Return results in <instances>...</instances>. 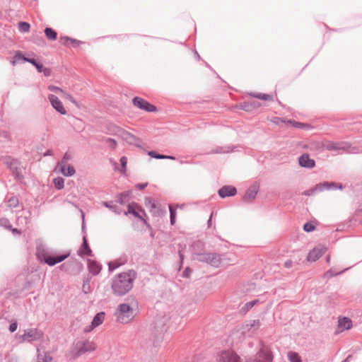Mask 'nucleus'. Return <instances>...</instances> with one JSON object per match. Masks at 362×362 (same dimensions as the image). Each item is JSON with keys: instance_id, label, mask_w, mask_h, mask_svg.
<instances>
[{"instance_id": "864d4df0", "label": "nucleus", "mask_w": 362, "mask_h": 362, "mask_svg": "<svg viewBox=\"0 0 362 362\" xmlns=\"http://www.w3.org/2000/svg\"><path fill=\"white\" fill-rule=\"evenodd\" d=\"M68 162L67 161H64V160H63L62 158V160L60 161H59L57 163V167L59 168V170H62V168H64L65 167H66L68 165Z\"/></svg>"}, {"instance_id": "c85d7f7f", "label": "nucleus", "mask_w": 362, "mask_h": 362, "mask_svg": "<svg viewBox=\"0 0 362 362\" xmlns=\"http://www.w3.org/2000/svg\"><path fill=\"white\" fill-rule=\"evenodd\" d=\"M287 122L291 124L293 127L296 129H305V130H311L313 129V127L308 123H303L300 122L295 121L293 119H288Z\"/></svg>"}, {"instance_id": "3c124183", "label": "nucleus", "mask_w": 362, "mask_h": 362, "mask_svg": "<svg viewBox=\"0 0 362 362\" xmlns=\"http://www.w3.org/2000/svg\"><path fill=\"white\" fill-rule=\"evenodd\" d=\"M105 142L109 144V146L111 148H115L117 146V142L114 139L112 138H107L105 139Z\"/></svg>"}, {"instance_id": "6e6552de", "label": "nucleus", "mask_w": 362, "mask_h": 362, "mask_svg": "<svg viewBox=\"0 0 362 362\" xmlns=\"http://www.w3.org/2000/svg\"><path fill=\"white\" fill-rule=\"evenodd\" d=\"M43 337V332L37 328H30L25 330L23 334L19 336L21 341L31 343L40 340Z\"/></svg>"}, {"instance_id": "4d7b16f0", "label": "nucleus", "mask_w": 362, "mask_h": 362, "mask_svg": "<svg viewBox=\"0 0 362 362\" xmlns=\"http://www.w3.org/2000/svg\"><path fill=\"white\" fill-rule=\"evenodd\" d=\"M41 359L43 362H51L52 357L49 354H46L44 356H41Z\"/></svg>"}, {"instance_id": "58836bf2", "label": "nucleus", "mask_w": 362, "mask_h": 362, "mask_svg": "<svg viewBox=\"0 0 362 362\" xmlns=\"http://www.w3.org/2000/svg\"><path fill=\"white\" fill-rule=\"evenodd\" d=\"M18 29L21 33H28L30 29V25L25 21L18 23Z\"/></svg>"}, {"instance_id": "2f4dec72", "label": "nucleus", "mask_w": 362, "mask_h": 362, "mask_svg": "<svg viewBox=\"0 0 362 362\" xmlns=\"http://www.w3.org/2000/svg\"><path fill=\"white\" fill-rule=\"evenodd\" d=\"M148 155L156 159H170V160H175V157L173 156H168L164 154L158 153V152L155 151H151L148 152Z\"/></svg>"}, {"instance_id": "473e14b6", "label": "nucleus", "mask_w": 362, "mask_h": 362, "mask_svg": "<svg viewBox=\"0 0 362 362\" xmlns=\"http://www.w3.org/2000/svg\"><path fill=\"white\" fill-rule=\"evenodd\" d=\"M130 194H131L130 191L122 192L117 196V201L121 205H124L130 199Z\"/></svg>"}, {"instance_id": "5701e85b", "label": "nucleus", "mask_w": 362, "mask_h": 362, "mask_svg": "<svg viewBox=\"0 0 362 362\" xmlns=\"http://www.w3.org/2000/svg\"><path fill=\"white\" fill-rule=\"evenodd\" d=\"M28 62L33 64L36 68L38 73H43V74L47 77L51 75L50 69L45 67L43 64L39 62L36 59L29 58Z\"/></svg>"}, {"instance_id": "052dcab7", "label": "nucleus", "mask_w": 362, "mask_h": 362, "mask_svg": "<svg viewBox=\"0 0 362 362\" xmlns=\"http://www.w3.org/2000/svg\"><path fill=\"white\" fill-rule=\"evenodd\" d=\"M32 285V282L30 281H26L24 284H23V286L22 287V288L21 290L24 291L25 289H28Z\"/></svg>"}, {"instance_id": "6ab92c4d", "label": "nucleus", "mask_w": 362, "mask_h": 362, "mask_svg": "<svg viewBox=\"0 0 362 362\" xmlns=\"http://www.w3.org/2000/svg\"><path fill=\"white\" fill-rule=\"evenodd\" d=\"M218 194L222 199L233 197L237 194V189L232 185H224L218 189Z\"/></svg>"}, {"instance_id": "0eeeda50", "label": "nucleus", "mask_w": 362, "mask_h": 362, "mask_svg": "<svg viewBox=\"0 0 362 362\" xmlns=\"http://www.w3.org/2000/svg\"><path fill=\"white\" fill-rule=\"evenodd\" d=\"M4 163L15 178L21 179L23 177L22 167L21 166V162L18 159L7 156L4 159Z\"/></svg>"}, {"instance_id": "393cba45", "label": "nucleus", "mask_w": 362, "mask_h": 362, "mask_svg": "<svg viewBox=\"0 0 362 362\" xmlns=\"http://www.w3.org/2000/svg\"><path fill=\"white\" fill-rule=\"evenodd\" d=\"M88 268L90 273H91L93 276H96L100 272L102 269V265L95 260L88 259Z\"/></svg>"}, {"instance_id": "ddd939ff", "label": "nucleus", "mask_w": 362, "mask_h": 362, "mask_svg": "<svg viewBox=\"0 0 362 362\" xmlns=\"http://www.w3.org/2000/svg\"><path fill=\"white\" fill-rule=\"evenodd\" d=\"M259 189V184L258 182L253 183L249 188L246 190L243 199L245 202H252L254 199H255L257 193Z\"/></svg>"}, {"instance_id": "680f3d73", "label": "nucleus", "mask_w": 362, "mask_h": 362, "mask_svg": "<svg viewBox=\"0 0 362 362\" xmlns=\"http://www.w3.org/2000/svg\"><path fill=\"white\" fill-rule=\"evenodd\" d=\"M212 152L214 153H226V151H223V147H218V148L214 149Z\"/></svg>"}, {"instance_id": "c756f323", "label": "nucleus", "mask_w": 362, "mask_h": 362, "mask_svg": "<svg viewBox=\"0 0 362 362\" xmlns=\"http://www.w3.org/2000/svg\"><path fill=\"white\" fill-rule=\"evenodd\" d=\"M249 95L255 98L263 100L265 101H272L274 99L273 95L262 93H250Z\"/></svg>"}, {"instance_id": "20e7f679", "label": "nucleus", "mask_w": 362, "mask_h": 362, "mask_svg": "<svg viewBox=\"0 0 362 362\" xmlns=\"http://www.w3.org/2000/svg\"><path fill=\"white\" fill-rule=\"evenodd\" d=\"M115 315L119 322L127 324L134 317L135 313L134 309L129 304L121 303L119 305Z\"/></svg>"}, {"instance_id": "1a4fd4ad", "label": "nucleus", "mask_w": 362, "mask_h": 362, "mask_svg": "<svg viewBox=\"0 0 362 362\" xmlns=\"http://www.w3.org/2000/svg\"><path fill=\"white\" fill-rule=\"evenodd\" d=\"M132 103L135 107L148 112H154L157 110V107L154 105L138 96L133 98Z\"/></svg>"}, {"instance_id": "13d9d810", "label": "nucleus", "mask_w": 362, "mask_h": 362, "mask_svg": "<svg viewBox=\"0 0 362 362\" xmlns=\"http://www.w3.org/2000/svg\"><path fill=\"white\" fill-rule=\"evenodd\" d=\"M148 185V183L147 182H145V183H137L136 185H135V187L136 189H144Z\"/></svg>"}, {"instance_id": "0e129e2a", "label": "nucleus", "mask_w": 362, "mask_h": 362, "mask_svg": "<svg viewBox=\"0 0 362 362\" xmlns=\"http://www.w3.org/2000/svg\"><path fill=\"white\" fill-rule=\"evenodd\" d=\"M293 266V262L291 259H288L284 263V267L287 269L291 268Z\"/></svg>"}, {"instance_id": "39448f33", "label": "nucleus", "mask_w": 362, "mask_h": 362, "mask_svg": "<svg viewBox=\"0 0 362 362\" xmlns=\"http://www.w3.org/2000/svg\"><path fill=\"white\" fill-rule=\"evenodd\" d=\"M94 349V344L88 340L76 341L74 343L73 352L74 353V358H78L87 352L93 351Z\"/></svg>"}, {"instance_id": "bf43d9fd", "label": "nucleus", "mask_w": 362, "mask_h": 362, "mask_svg": "<svg viewBox=\"0 0 362 362\" xmlns=\"http://www.w3.org/2000/svg\"><path fill=\"white\" fill-rule=\"evenodd\" d=\"M108 266H109V270L112 272V271H114L115 269H116L119 265L115 264V262H110L108 264Z\"/></svg>"}, {"instance_id": "423d86ee", "label": "nucleus", "mask_w": 362, "mask_h": 362, "mask_svg": "<svg viewBox=\"0 0 362 362\" xmlns=\"http://www.w3.org/2000/svg\"><path fill=\"white\" fill-rule=\"evenodd\" d=\"M274 356L271 349L263 342H261L260 349L251 362H272Z\"/></svg>"}, {"instance_id": "49530a36", "label": "nucleus", "mask_w": 362, "mask_h": 362, "mask_svg": "<svg viewBox=\"0 0 362 362\" xmlns=\"http://www.w3.org/2000/svg\"><path fill=\"white\" fill-rule=\"evenodd\" d=\"M18 205V199L16 196H12L8 199V206L11 208H16Z\"/></svg>"}, {"instance_id": "9d476101", "label": "nucleus", "mask_w": 362, "mask_h": 362, "mask_svg": "<svg viewBox=\"0 0 362 362\" xmlns=\"http://www.w3.org/2000/svg\"><path fill=\"white\" fill-rule=\"evenodd\" d=\"M324 147L327 151H349L351 144L346 141L333 142L327 141L324 144Z\"/></svg>"}, {"instance_id": "603ef678", "label": "nucleus", "mask_w": 362, "mask_h": 362, "mask_svg": "<svg viewBox=\"0 0 362 362\" xmlns=\"http://www.w3.org/2000/svg\"><path fill=\"white\" fill-rule=\"evenodd\" d=\"M192 272V269L189 267H187L184 271L182 272V276L185 278H189Z\"/></svg>"}, {"instance_id": "79ce46f5", "label": "nucleus", "mask_w": 362, "mask_h": 362, "mask_svg": "<svg viewBox=\"0 0 362 362\" xmlns=\"http://www.w3.org/2000/svg\"><path fill=\"white\" fill-rule=\"evenodd\" d=\"M78 42L76 39L71 38L68 36H61L59 38V42H61L64 46L68 45V42Z\"/></svg>"}, {"instance_id": "e433bc0d", "label": "nucleus", "mask_w": 362, "mask_h": 362, "mask_svg": "<svg viewBox=\"0 0 362 362\" xmlns=\"http://www.w3.org/2000/svg\"><path fill=\"white\" fill-rule=\"evenodd\" d=\"M53 183L55 188L61 190L64 187V180L62 177H57L53 179Z\"/></svg>"}, {"instance_id": "72a5a7b5", "label": "nucleus", "mask_w": 362, "mask_h": 362, "mask_svg": "<svg viewBox=\"0 0 362 362\" xmlns=\"http://www.w3.org/2000/svg\"><path fill=\"white\" fill-rule=\"evenodd\" d=\"M22 290L15 289L6 293L5 298L10 300H13L21 297Z\"/></svg>"}, {"instance_id": "c03bdc74", "label": "nucleus", "mask_w": 362, "mask_h": 362, "mask_svg": "<svg viewBox=\"0 0 362 362\" xmlns=\"http://www.w3.org/2000/svg\"><path fill=\"white\" fill-rule=\"evenodd\" d=\"M315 228H316L315 225L313 222H310V221H308V222L305 223L303 225V230L308 233L314 231Z\"/></svg>"}, {"instance_id": "f257e3e1", "label": "nucleus", "mask_w": 362, "mask_h": 362, "mask_svg": "<svg viewBox=\"0 0 362 362\" xmlns=\"http://www.w3.org/2000/svg\"><path fill=\"white\" fill-rule=\"evenodd\" d=\"M71 255L69 251L62 254H54L40 241L37 242L35 255L39 262L53 267L67 259Z\"/></svg>"}, {"instance_id": "c9c22d12", "label": "nucleus", "mask_w": 362, "mask_h": 362, "mask_svg": "<svg viewBox=\"0 0 362 362\" xmlns=\"http://www.w3.org/2000/svg\"><path fill=\"white\" fill-rule=\"evenodd\" d=\"M45 34L49 40H55L57 38V33L52 28L47 27L45 29Z\"/></svg>"}, {"instance_id": "dca6fc26", "label": "nucleus", "mask_w": 362, "mask_h": 362, "mask_svg": "<svg viewBox=\"0 0 362 362\" xmlns=\"http://www.w3.org/2000/svg\"><path fill=\"white\" fill-rule=\"evenodd\" d=\"M48 100L50 102L52 107L61 115H66V110H65L62 101L54 95L49 94Z\"/></svg>"}, {"instance_id": "de8ad7c7", "label": "nucleus", "mask_w": 362, "mask_h": 362, "mask_svg": "<svg viewBox=\"0 0 362 362\" xmlns=\"http://www.w3.org/2000/svg\"><path fill=\"white\" fill-rule=\"evenodd\" d=\"M121 168L119 170L121 173H124L127 170V158L126 156H122L119 160Z\"/></svg>"}, {"instance_id": "cd10ccee", "label": "nucleus", "mask_w": 362, "mask_h": 362, "mask_svg": "<svg viewBox=\"0 0 362 362\" xmlns=\"http://www.w3.org/2000/svg\"><path fill=\"white\" fill-rule=\"evenodd\" d=\"M338 327L341 330H348L352 327V321L347 317H339L338 320Z\"/></svg>"}, {"instance_id": "4be33fe9", "label": "nucleus", "mask_w": 362, "mask_h": 362, "mask_svg": "<svg viewBox=\"0 0 362 362\" xmlns=\"http://www.w3.org/2000/svg\"><path fill=\"white\" fill-rule=\"evenodd\" d=\"M261 106V104L258 101H243L240 103L238 105L239 109L243 110L246 112H252L255 109L259 108Z\"/></svg>"}, {"instance_id": "f03ea898", "label": "nucleus", "mask_w": 362, "mask_h": 362, "mask_svg": "<svg viewBox=\"0 0 362 362\" xmlns=\"http://www.w3.org/2000/svg\"><path fill=\"white\" fill-rule=\"evenodd\" d=\"M136 278V273L134 270H129L117 274L112 283L113 293L118 296L127 294L133 287V283Z\"/></svg>"}, {"instance_id": "37998d69", "label": "nucleus", "mask_w": 362, "mask_h": 362, "mask_svg": "<svg viewBox=\"0 0 362 362\" xmlns=\"http://www.w3.org/2000/svg\"><path fill=\"white\" fill-rule=\"evenodd\" d=\"M14 58L17 62L22 61L28 62L30 57H25L21 51H16Z\"/></svg>"}, {"instance_id": "a19ab883", "label": "nucleus", "mask_w": 362, "mask_h": 362, "mask_svg": "<svg viewBox=\"0 0 362 362\" xmlns=\"http://www.w3.org/2000/svg\"><path fill=\"white\" fill-rule=\"evenodd\" d=\"M170 211V222L172 226L175 223L176 221V209H174L171 205H169Z\"/></svg>"}, {"instance_id": "5fc2aeb1", "label": "nucleus", "mask_w": 362, "mask_h": 362, "mask_svg": "<svg viewBox=\"0 0 362 362\" xmlns=\"http://www.w3.org/2000/svg\"><path fill=\"white\" fill-rule=\"evenodd\" d=\"M102 205L110 210H112L113 209V206H115V204H113V202L112 201L110 202H102Z\"/></svg>"}, {"instance_id": "a211bd4d", "label": "nucleus", "mask_w": 362, "mask_h": 362, "mask_svg": "<svg viewBox=\"0 0 362 362\" xmlns=\"http://www.w3.org/2000/svg\"><path fill=\"white\" fill-rule=\"evenodd\" d=\"M326 248L322 246H318L310 250L307 256L308 262H315L325 252Z\"/></svg>"}, {"instance_id": "9b49d317", "label": "nucleus", "mask_w": 362, "mask_h": 362, "mask_svg": "<svg viewBox=\"0 0 362 362\" xmlns=\"http://www.w3.org/2000/svg\"><path fill=\"white\" fill-rule=\"evenodd\" d=\"M81 266V264L78 260L71 259L62 264L59 266V268L63 272L70 274H74L76 272L79 270Z\"/></svg>"}, {"instance_id": "338daca9", "label": "nucleus", "mask_w": 362, "mask_h": 362, "mask_svg": "<svg viewBox=\"0 0 362 362\" xmlns=\"http://www.w3.org/2000/svg\"><path fill=\"white\" fill-rule=\"evenodd\" d=\"M111 211L115 213L116 214H119L121 213V209L115 204Z\"/></svg>"}, {"instance_id": "f3484780", "label": "nucleus", "mask_w": 362, "mask_h": 362, "mask_svg": "<svg viewBox=\"0 0 362 362\" xmlns=\"http://www.w3.org/2000/svg\"><path fill=\"white\" fill-rule=\"evenodd\" d=\"M259 320H247L242 325V332L243 334L246 332L253 333L255 330H257L259 328Z\"/></svg>"}, {"instance_id": "4c0bfd02", "label": "nucleus", "mask_w": 362, "mask_h": 362, "mask_svg": "<svg viewBox=\"0 0 362 362\" xmlns=\"http://www.w3.org/2000/svg\"><path fill=\"white\" fill-rule=\"evenodd\" d=\"M288 358L290 362H302L300 356L293 351H289L288 353Z\"/></svg>"}, {"instance_id": "7ed1b4c3", "label": "nucleus", "mask_w": 362, "mask_h": 362, "mask_svg": "<svg viewBox=\"0 0 362 362\" xmlns=\"http://www.w3.org/2000/svg\"><path fill=\"white\" fill-rule=\"evenodd\" d=\"M197 260L210 264L213 267L218 268L223 265L226 259L225 254L216 252H204L197 255Z\"/></svg>"}, {"instance_id": "2eb2a0df", "label": "nucleus", "mask_w": 362, "mask_h": 362, "mask_svg": "<svg viewBox=\"0 0 362 362\" xmlns=\"http://www.w3.org/2000/svg\"><path fill=\"white\" fill-rule=\"evenodd\" d=\"M137 204L134 202H132V204H129L127 206L128 209V214H130L133 215L134 217L138 218L142 221H144V223L147 226V227L150 228V225L147 223L146 221L142 218L141 213H142L144 215L146 216V213L144 210L141 208H138Z\"/></svg>"}, {"instance_id": "a18cd8bd", "label": "nucleus", "mask_w": 362, "mask_h": 362, "mask_svg": "<svg viewBox=\"0 0 362 362\" xmlns=\"http://www.w3.org/2000/svg\"><path fill=\"white\" fill-rule=\"evenodd\" d=\"M0 226L7 230H11L12 228V225L11 224L9 220L6 218H0Z\"/></svg>"}, {"instance_id": "bb28decb", "label": "nucleus", "mask_w": 362, "mask_h": 362, "mask_svg": "<svg viewBox=\"0 0 362 362\" xmlns=\"http://www.w3.org/2000/svg\"><path fill=\"white\" fill-rule=\"evenodd\" d=\"M145 204L147 207H150L151 209V211L153 216H157L158 214L159 207L158 204L156 202V200L152 197H146L145 199Z\"/></svg>"}, {"instance_id": "f8f14e48", "label": "nucleus", "mask_w": 362, "mask_h": 362, "mask_svg": "<svg viewBox=\"0 0 362 362\" xmlns=\"http://www.w3.org/2000/svg\"><path fill=\"white\" fill-rule=\"evenodd\" d=\"M218 362H240V357L233 351L224 350L218 356Z\"/></svg>"}, {"instance_id": "7c9ffc66", "label": "nucleus", "mask_w": 362, "mask_h": 362, "mask_svg": "<svg viewBox=\"0 0 362 362\" xmlns=\"http://www.w3.org/2000/svg\"><path fill=\"white\" fill-rule=\"evenodd\" d=\"M105 319V313L100 312L97 313L94 317L91 322V327H97L100 325Z\"/></svg>"}, {"instance_id": "6e6d98bb", "label": "nucleus", "mask_w": 362, "mask_h": 362, "mask_svg": "<svg viewBox=\"0 0 362 362\" xmlns=\"http://www.w3.org/2000/svg\"><path fill=\"white\" fill-rule=\"evenodd\" d=\"M17 327H18V324L16 321H14L9 325L8 330L11 332H14L17 329Z\"/></svg>"}, {"instance_id": "69168bd1", "label": "nucleus", "mask_w": 362, "mask_h": 362, "mask_svg": "<svg viewBox=\"0 0 362 362\" xmlns=\"http://www.w3.org/2000/svg\"><path fill=\"white\" fill-rule=\"evenodd\" d=\"M111 211L115 213L116 214H119L121 213V209L115 204Z\"/></svg>"}, {"instance_id": "774afa93", "label": "nucleus", "mask_w": 362, "mask_h": 362, "mask_svg": "<svg viewBox=\"0 0 362 362\" xmlns=\"http://www.w3.org/2000/svg\"><path fill=\"white\" fill-rule=\"evenodd\" d=\"M49 90L53 92H57L58 90H62V89L59 87L54 86H49Z\"/></svg>"}, {"instance_id": "412c9836", "label": "nucleus", "mask_w": 362, "mask_h": 362, "mask_svg": "<svg viewBox=\"0 0 362 362\" xmlns=\"http://www.w3.org/2000/svg\"><path fill=\"white\" fill-rule=\"evenodd\" d=\"M160 324H161L162 325L160 332L158 333H153L152 335L153 345L155 347L158 346L160 342L163 341V332L165 331V325L163 322L159 323L156 322L155 328L158 327L160 326Z\"/></svg>"}, {"instance_id": "09e8293b", "label": "nucleus", "mask_w": 362, "mask_h": 362, "mask_svg": "<svg viewBox=\"0 0 362 362\" xmlns=\"http://www.w3.org/2000/svg\"><path fill=\"white\" fill-rule=\"evenodd\" d=\"M259 301L258 299H255L253 300H251L250 302L246 303L244 306L242 308V310L243 312H247L249 310H250L257 302Z\"/></svg>"}, {"instance_id": "ea45409f", "label": "nucleus", "mask_w": 362, "mask_h": 362, "mask_svg": "<svg viewBox=\"0 0 362 362\" xmlns=\"http://www.w3.org/2000/svg\"><path fill=\"white\" fill-rule=\"evenodd\" d=\"M347 269H348V268L344 269L339 272H337V271L334 270L333 269H330L325 274V277L332 278L334 276H336L339 274H342L344 272L346 271Z\"/></svg>"}, {"instance_id": "f704fd0d", "label": "nucleus", "mask_w": 362, "mask_h": 362, "mask_svg": "<svg viewBox=\"0 0 362 362\" xmlns=\"http://www.w3.org/2000/svg\"><path fill=\"white\" fill-rule=\"evenodd\" d=\"M59 172L66 177H71L76 173L75 168L71 165H68L64 168H62V170H59Z\"/></svg>"}, {"instance_id": "4468645a", "label": "nucleus", "mask_w": 362, "mask_h": 362, "mask_svg": "<svg viewBox=\"0 0 362 362\" xmlns=\"http://www.w3.org/2000/svg\"><path fill=\"white\" fill-rule=\"evenodd\" d=\"M298 165L301 168L313 169L315 167V160L310 158V155L307 153L301 154L298 158Z\"/></svg>"}, {"instance_id": "aec40b11", "label": "nucleus", "mask_w": 362, "mask_h": 362, "mask_svg": "<svg viewBox=\"0 0 362 362\" xmlns=\"http://www.w3.org/2000/svg\"><path fill=\"white\" fill-rule=\"evenodd\" d=\"M122 138L130 145L135 146L138 148L141 147V140L128 132H123Z\"/></svg>"}, {"instance_id": "a878e982", "label": "nucleus", "mask_w": 362, "mask_h": 362, "mask_svg": "<svg viewBox=\"0 0 362 362\" xmlns=\"http://www.w3.org/2000/svg\"><path fill=\"white\" fill-rule=\"evenodd\" d=\"M336 188L337 184L333 182H323L315 185V189H317L318 192L325 190L336 189Z\"/></svg>"}, {"instance_id": "e2e57ef3", "label": "nucleus", "mask_w": 362, "mask_h": 362, "mask_svg": "<svg viewBox=\"0 0 362 362\" xmlns=\"http://www.w3.org/2000/svg\"><path fill=\"white\" fill-rule=\"evenodd\" d=\"M62 159L64 160V161L69 162L71 159V156L66 152L64 154Z\"/></svg>"}, {"instance_id": "8fccbe9b", "label": "nucleus", "mask_w": 362, "mask_h": 362, "mask_svg": "<svg viewBox=\"0 0 362 362\" xmlns=\"http://www.w3.org/2000/svg\"><path fill=\"white\" fill-rule=\"evenodd\" d=\"M317 192H318L317 189H315V185L313 187L304 191L302 194L305 196H313Z\"/></svg>"}, {"instance_id": "b1692460", "label": "nucleus", "mask_w": 362, "mask_h": 362, "mask_svg": "<svg viewBox=\"0 0 362 362\" xmlns=\"http://www.w3.org/2000/svg\"><path fill=\"white\" fill-rule=\"evenodd\" d=\"M78 254L80 256L86 255V256H89V257H93V252L89 247L88 240H87L86 235H84L83 237L82 244H81V247L78 252Z\"/></svg>"}]
</instances>
